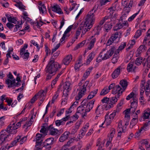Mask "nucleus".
Wrapping results in <instances>:
<instances>
[{
    "mask_svg": "<svg viewBox=\"0 0 150 150\" xmlns=\"http://www.w3.org/2000/svg\"><path fill=\"white\" fill-rule=\"evenodd\" d=\"M60 68V66L59 63L54 62V60L50 59L45 69V71L50 74H53Z\"/></svg>",
    "mask_w": 150,
    "mask_h": 150,
    "instance_id": "1",
    "label": "nucleus"
},
{
    "mask_svg": "<svg viewBox=\"0 0 150 150\" xmlns=\"http://www.w3.org/2000/svg\"><path fill=\"white\" fill-rule=\"evenodd\" d=\"M89 81H86L83 85L80 87L78 95L75 97L76 100H79L84 95L87 89L90 90L91 85L89 84Z\"/></svg>",
    "mask_w": 150,
    "mask_h": 150,
    "instance_id": "2",
    "label": "nucleus"
},
{
    "mask_svg": "<svg viewBox=\"0 0 150 150\" xmlns=\"http://www.w3.org/2000/svg\"><path fill=\"white\" fill-rule=\"evenodd\" d=\"M115 49L114 47H112L106 52H105V49H103L100 53V57H103L104 60L110 58L113 54Z\"/></svg>",
    "mask_w": 150,
    "mask_h": 150,
    "instance_id": "3",
    "label": "nucleus"
},
{
    "mask_svg": "<svg viewBox=\"0 0 150 150\" xmlns=\"http://www.w3.org/2000/svg\"><path fill=\"white\" fill-rule=\"evenodd\" d=\"M95 100L88 102L87 99L83 100L81 103V104L84 107L87 112H89L92 109Z\"/></svg>",
    "mask_w": 150,
    "mask_h": 150,
    "instance_id": "4",
    "label": "nucleus"
},
{
    "mask_svg": "<svg viewBox=\"0 0 150 150\" xmlns=\"http://www.w3.org/2000/svg\"><path fill=\"white\" fill-rule=\"evenodd\" d=\"M96 11V10L95 9V7H93V8L88 12L87 16L85 21H87L88 23L93 25L95 21L94 13Z\"/></svg>",
    "mask_w": 150,
    "mask_h": 150,
    "instance_id": "5",
    "label": "nucleus"
},
{
    "mask_svg": "<svg viewBox=\"0 0 150 150\" xmlns=\"http://www.w3.org/2000/svg\"><path fill=\"white\" fill-rule=\"evenodd\" d=\"M128 22L126 21H122L119 19L118 22L113 28V30L114 31H117L122 28L123 26H128Z\"/></svg>",
    "mask_w": 150,
    "mask_h": 150,
    "instance_id": "6",
    "label": "nucleus"
},
{
    "mask_svg": "<svg viewBox=\"0 0 150 150\" xmlns=\"http://www.w3.org/2000/svg\"><path fill=\"white\" fill-rule=\"evenodd\" d=\"M143 75H146L148 72L150 67V59H144L143 62Z\"/></svg>",
    "mask_w": 150,
    "mask_h": 150,
    "instance_id": "7",
    "label": "nucleus"
},
{
    "mask_svg": "<svg viewBox=\"0 0 150 150\" xmlns=\"http://www.w3.org/2000/svg\"><path fill=\"white\" fill-rule=\"evenodd\" d=\"M104 108H105L106 110L109 108H108V107L106 105H98L95 111V113L96 114V117L100 116L103 113Z\"/></svg>",
    "mask_w": 150,
    "mask_h": 150,
    "instance_id": "8",
    "label": "nucleus"
},
{
    "mask_svg": "<svg viewBox=\"0 0 150 150\" xmlns=\"http://www.w3.org/2000/svg\"><path fill=\"white\" fill-rule=\"evenodd\" d=\"M124 90H122L120 86L119 85H117L115 86L112 90V93L113 94H116L115 95L117 98H119L122 93Z\"/></svg>",
    "mask_w": 150,
    "mask_h": 150,
    "instance_id": "9",
    "label": "nucleus"
},
{
    "mask_svg": "<svg viewBox=\"0 0 150 150\" xmlns=\"http://www.w3.org/2000/svg\"><path fill=\"white\" fill-rule=\"evenodd\" d=\"M131 9V6H128V7H124L122 13V16L120 17V19L122 21H125L126 17L128 15Z\"/></svg>",
    "mask_w": 150,
    "mask_h": 150,
    "instance_id": "10",
    "label": "nucleus"
},
{
    "mask_svg": "<svg viewBox=\"0 0 150 150\" xmlns=\"http://www.w3.org/2000/svg\"><path fill=\"white\" fill-rule=\"evenodd\" d=\"M54 138L53 137L49 138L46 139L44 142V145L43 147L47 149V150H50L51 148V146L54 142Z\"/></svg>",
    "mask_w": 150,
    "mask_h": 150,
    "instance_id": "11",
    "label": "nucleus"
},
{
    "mask_svg": "<svg viewBox=\"0 0 150 150\" xmlns=\"http://www.w3.org/2000/svg\"><path fill=\"white\" fill-rule=\"evenodd\" d=\"M93 25L88 23L87 21H85L84 27H82V29H83L82 31V34L81 36L84 35L86 32L89 31L90 29L92 27Z\"/></svg>",
    "mask_w": 150,
    "mask_h": 150,
    "instance_id": "12",
    "label": "nucleus"
},
{
    "mask_svg": "<svg viewBox=\"0 0 150 150\" xmlns=\"http://www.w3.org/2000/svg\"><path fill=\"white\" fill-rule=\"evenodd\" d=\"M123 69H124L123 66L120 65L115 69L112 74V76L113 79H115L118 77L120 75L121 71H122Z\"/></svg>",
    "mask_w": 150,
    "mask_h": 150,
    "instance_id": "13",
    "label": "nucleus"
},
{
    "mask_svg": "<svg viewBox=\"0 0 150 150\" xmlns=\"http://www.w3.org/2000/svg\"><path fill=\"white\" fill-rule=\"evenodd\" d=\"M7 131L8 133L15 134L17 132V128L15 126V123H13L9 125L6 128Z\"/></svg>",
    "mask_w": 150,
    "mask_h": 150,
    "instance_id": "14",
    "label": "nucleus"
},
{
    "mask_svg": "<svg viewBox=\"0 0 150 150\" xmlns=\"http://www.w3.org/2000/svg\"><path fill=\"white\" fill-rule=\"evenodd\" d=\"M96 41V38L93 36L90 38V40L89 42L87 43L88 46L86 50H91L94 47L95 43Z\"/></svg>",
    "mask_w": 150,
    "mask_h": 150,
    "instance_id": "15",
    "label": "nucleus"
},
{
    "mask_svg": "<svg viewBox=\"0 0 150 150\" xmlns=\"http://www.w3.org/2000/svg\"><path fill=\"white\" fill-rule=\"evenodd\" d=\"M6 83L8 85V88H10L14 86H18L20 85V84L19 82H17L16 83V80L13 79L12 81L9 79H7L5 81Z\"/></svg>",
    "mask_w": 150,
    "mask_h": 150,
    "instance_id": "16",
    "label": "nucleus"
},
{
    "mask_svg": "<svg viewBox=\"0 0 150 150\" xmlns=\"http://www.w3.org/2000/svg\"><path fill=\"white\" fill-rule=\"evenodd\" d=\"M77 110L76 113L80 114L82 117H84L87 116V112L83 105H81L79 106L77 108Z\"/></svg>",
    "mask_w": 150,
    "mask_h": 150,
    "instance_id": "17",
    "label": "nucleus"
},
{
    "mask_svg": "<svg viewBox=\"0 0 150 150\" xmlns=\"http://www.w3.org/2000/svg\"><path fill=\"white\" fill-rule=\"evenodd\" d=\"M117 131H118V137H121L122 133L125 132V129L123 128V126L122 125V122L121 121H120L118 123Z\"/></svg>",
    "mask_w": 150,
    "mask_h": 150,
    "instance_id": "18",
    "label": "nucleus"
},
{
    "mask_svg": "<svg viewBox=\"0 0 150 150\" xmlns=\"http://www.w3.org/2000/svg\"><path fill=\"white\" fill-rule=\"evenodd\" d=\"M47 130L49 131V133L52 135L57 134L59 132V130L57 129L54 128L52 125H50L47 127Z\"/></svg>",
    "mask_w": 150,
    "mask_h": 150,
    "instance_id": "19",
    "label": "nucleus"
},
{
    "mask_svg": "<svg viewBox=\"0 0 150 150\" xmlns=\"http://www.w3.org/2000/svg\"><path fill=\"white\" fill-rule=\"evenodd\" d=\"M70 132L66 131L62 134L59 138V141L61 142H63L67 140L68 138Z\"/></svg>",
    "mask_w": 150,
    "mask_h": 150,
    "instance_id": "20",
    "label": "nucleus"
},
{
    "mask_svg": "<svg viewBox=\"0 0 150 150\" xmlns=\"http://www.w3.org/2000/svg\"><path fill=\"white\" fill-rule=\"evenodd\" d=\"M7 132L6 130L2 131L1 132L0 136V141L3 143L5 140L6 139L8 136L9 135H6V133Z\"/></svg>",
    "mask_w": 150,
    "mask_h": 150,
    "instance_id": "21",
    "label": "nucleus"
},
{
    "mask_svg": "<svg viewBox=\"0 0 150 150\" xmlns=\"http://www.w3.org/2000/svg\"><path fill=\"white\" fill-rule=\"evenodd\" d=\"M116 96H115V97L111 98L110 99V103L107 105H106L108 107V108H110L113 106V105L115 104L116 103L118 100Z\"/></svg>",
    "mask_w": 150,
    "mask_h": 150,
    "instance_id": "22",
    "label": "nucleus"
},
{
    "mask_svg": "<svg viewBox=\"0 0 150 150\" xmlns=\"http://www.w3.org/2000/svg\"><path fill=\"white\" fill-rule=\"evenodd\" d=\"M115 10H113V9L111 7H110L108 9V13L107 15L111 16L112 18H114L115 19L116 17L117 16V14L115 13Z\"/></svg>",
    "mask_w": 150,
    "mask_h": 150,
    "instance_id": "23",
    "label": "nucleus"
},
{
    "mask_svg": "<svg viewBox=\"0 0 150 150\" xmlns=\"http://www.w3.org/2000/svg\"><path fill=\"white\" fill-rule=\"evenodd\" d=\"M72 59V57L71 55H68L63 60L62 63L65 65H68Z\"/></svg>",
    "mask_w": 150,
    "mask_h": 150,
    "instance_id": "24",
    "label": "nucleus"
},
{
    "mask_svg": "<svg viewBox=\"0 0 150 150\" xmlns=\"http://www.w3.org/2000/svg\"><path fill=\"white\" fill-rule=\"evenodd\" d=\"M144 88L146 95L148 96L150 93V80H149L147 81Z\"/></svg>",
    "mask_w": 150,
    "mask_h": 150,
    "instance_id": "25",
    "label": "nucleus"
},
{
    "mask_svg": "<svg viewBox=\"0 0 150 150\" xmlns=\"http://www.w3.org/2000/svg\"><path fill=\"white\" fill-rule=\"evenodd\" d=\"M122 4L124 7H128V6H131V8L133 4V1L130 0L129 3V0H122Z\"/></svg>",
    "mask_w": 150,
    "mask_h": 150,
    "instance_id": "26",
    "label": "nucleus"
},
{
    "mask_svg": "<svg viewBox=\"0 0 150 150\" xmlns=\"http://www.w3.org/2000/svg\"><path fill=\"white\" fill-rule=\"evenodd\" d=\"M52 10L54 12L60 14L63 13L59 6L57 4L52 6Z\"/></svg>",
    "mask_w": 150,
    "mask_h": 150,
    "instance_id": "27",
    "label": "nucleus"
},
{
    "mask_svg": "<svg viewBox=\"0 0 150 150\" xmlns=\"http://www.w3.org/2000/svg\"><path fill=\"white\" fill-rule=\"evenodd\" d=\"M95 53L94 52H91L88 56L86 60L87 64H89L92 61L95 56Z\"/></svg>",
    "mask_w": 150,
    "mask_h": 150,
    "instance_id": "28",
    "label": "nucleus"
},
{
    "mask_svg": "<svg viewBox=\"0 0 150 150\" xmlns=\"http://www.w3.org/2000/svg\"><path fill=\"white\" fill-rule=\"evenodd\" d=\"M111 18H112L111 16L107 15V16L103 18L99 22V24L100 25H102L106 21L107 22H108L110 21V20L111 21Z\"/></svg>",
    "mask_w": 150,
    "mask_h": 150,
    "instance_id": "29",
    "label": "nucleus"
},
{
    "mask_svg": "<svg viewBox=\"0 0 150 150\" xmlns=\"http://www.w3.org/2000/svg\"><path fill=\"white\" fill-rule=\"evenodd\" d=\"M72 86V83L71 82L67 81L64 84V88L65 89L70 91L71 89Z\"/></svg>",
    "mask_w": 150,
    "mask_h": 150,
    "instance_id": "30",
    "label": "nucleus"
},
{
    "mask_svg": "<svg viewBox=\"0 0 150 150\" xmlns=\"http://www.w3.org/2000/svg\"><path fill=\"white\" fill-rule=\"evenodd\" d=\"M134 61L131 60V61L128 64L127 69L128 72H131L134 71V69L133 68V65H134Z\"/></svg>",
    "mask_w": 150,
    "mask_h": 150,
    "instance_id": "31",
    "label": "nucleus"
},
{
    "mask_svg": "<svg viewBox=\"0 0 150 150\" xmlns=\"http://www.w3.org/2000/svg\"><path fill=\"white\" fill-rule=\"evenodd\" d=\"M149 21L145 20L141 23V32H145L146 29V26L149 23Z\"/></svg>",
    "mask_w": 150,
    "mask_h": 150,
    "instance_id": "32",
    "label": "nucleus"
},
{
    "mask_svg": "<svg viewBox=\"0 0 150 150\" xmlns=\"http://www.w3.org/2000/svg\"><path fill=\"white\" fill-rule=\"evenodd\" d=\"M143 117L145 119H148L150 117V109L147 108L144 111Z\"/></svg>",
    "mask_w": 150,
    "mask_h": 150,
    "instance_id": "33",
    "label": "nucleus"
},
{
    "mask_svg": "<svg viewBox=\"0 0 150 150\" xmlns=\"http://www.w3.org/2000/svg\"><path fill=\"white\" fill-rule=\"evenodd\" d=\"M98 91V89H96L91 91L87 97V99H90L93 98L97 93Z\"/></svg>",
    "mask_w": 150,
    "mask_h": 150,
    "instance_id": "34",
    "label": "nucleus"
},
{
    "mask_svg": "<svg viewBox=\"0 0 150 150\" xmlns=\"http://www.w3.org/2000/svg\"><path fill=\"white\" fill-rule=\"evenodd\" d=\"M120 83L123 88L122 90L124 91L127 86L128 84L127 81L125 80H122L120 81Z\"/></svg>",
    "mask_w": 150,
    "mask_h": 150,
    "instance_id": "35",
    "label": "nucleus"
},
{
    "mask_svg": "<svg viewBox=\"0 0 150 150\" xmlns=\"http://www.w3.org/2000/svg\"><path fill=\"white\" fill-rule=\"evenodd\" d=\"M126 42H122L121 44L120 45L118 49L115 51L118 54L120 51H121L126 46Z\"/></svg>",
    "mask_w": 150,
    "mask_h": 150,
    "instance_id": "36",
    "label": "nucleus"
},
{
    "mask_svg": "<svg viewBox=\"0 0 150 150\" xmlns=\"http://www.w3.org/2000/svg\"><path fill=\"white\" fill-rule=\"evenodd\" d=\"M112 120L110 119L108 114H106L105 116V120L104 123H105L107 126L111 124Z\"/></svg>",
    "mask_w": 150,
    "mask_h": 150,
    "instance_id": "37",
    "label": "nucleus"
},
{
    "mask_svg": "<svg viewBox=\"0 0 150 150\" xmlns=\"http://www.w3.org/2000/svg\"><path fill=\"white\" fill-rule=\"evenodd\" d=\"M78 103V101H76L74 102L71 105V107H70V108L69 109V110L67 111H66L67 113H71L72 112V111L71 110V109H73L74 108V107H76V105Z\"/></svg>",
    "mask_w": 150,
    "mask_h": 150,
    "instance_id": "38",
    "label": "nucleus"
},
{
    "mask_svg": "<svg viewBox=\"0 0 150 150\" xmlns=\"http://www.w3.org/2000/svg\"><path fill=\"white\" fill-rule=\"evenodd\" d=\"M101 25L99 24L94 28L93 31L95 34L98 35L99 34L102 28Z\"/></svg>",
    "mask_w": 150,
    "mask_h": 150,
    "instance_id": "39",
    "label": "nucleus"
},
{
    "mask_svg": "<svg viewBox=\"0 0 150 150\" xmlns=\"http://www.w3.org/2000/svg\"><path fill=\"white\" fill-rule=\"evenodd\" d=\"M109 92V89L107 87L104 88L101 91L100 95V96H104L107 94Z\"/></svg>",
    "mask_w": 150,
    "mask_h": 150,
    "instance_id": "40",
    "label": "nucleus"
},
{
    "mask_svg": "<svg viewBox=\"0 0 150 150\" xmlns=\"http://www.w3.org/2000/svg\"><path fill=\"white\" fill-rule=\"evenodd\" d=\"M110 134L108 136V139H109V140H112L114 135L115 133V130L114 128L111 129L110 132Z\"/></svg>",
    "mask_w": 150,
    "mask_h": 150,
    "instance_id": "41",
    "label": "nucleus"
},
{
    "mask_svg": "<svg viewBox=\"0 0 150 150\" xmlns=\"http://www.w3.org/2000/svg\"><path fill=\"white\" fill-rule=\"evenodd\" d=\"M93 69V67H90L86 70V72L84 73L83 75V77L85 78H87L89 75L90 72Z\"/></svg>",
    "mask_w": 150,
    "mask_h": 150,
    "instance_id": "42",
    "label": "nucleus"
},
{
    "mask_svg": "<svg viewBox=\"0 0 150 150\" xmlns=\"http://www.w3.org/2000/svg\"><path fill=\"white\" fill-rule=\"evenodd\" d=\"M122 33V32H116L110 38H111L114 41L118 37L119 34H120V36H121ZM121 37V36H120V38Z\"/></svg>",
    "mask_w": 150,
    "mask_h": 150,
    "instance_id": "43",
    "label": "nucleus"
},
{
    "mask_svg": "<svg viewBox=\"0 0 150 150\" xmlns=\"http://www.w3.org/2000/svg\"><path fill=\"white\" fill-rule=\"evenodd\" d=\"M38 8L40 13L43 14L47 13V10L45 6H38Z\"/></svg>",
    "mask_w": 150,
    "mask_h": 150,
    "instance_id": "44",
    "label": "nucleus"
},
{
    "mask_svg": "<svg viewBox=\"0 0 150 150\" xmlns=\"http://www.w3.org/2000/svg\"><path fill=\"white\" fill-rule=\"evenodd\" d=\"M21 137L20 136H18L15 138L14 140L11 143L12 146H15L17 142H20Z\"/></svg>",
    "mask_w": 150,
    "mask_h": 150,
    "instance_id": "45",
    "label": "nucleus"
},
{
    "mask_svg": "<svg viewBox=\"0 0 150 150\" xmlns=\"http://www.w3.org/2000/svg\"><path fill=\"white\" fill-rule=\"evenodd\" d=\"M117 53V52H115L114 57L112 59V62L113 64H115L117 62L119 57Z\"/></svg>",
    "mask_w": 150,
    "mask_h": 150,
    "instance_id": "46",
    "label": "nucleus"
},
{
    "mask_svg": "<svg viewBox=\"0 0 150 150\" xmlns=\"http://www.w3.org/2000/svg\"><path fill=\"white\" fill-rule=\"evenodd\" d=\"M82 27H79L78 29V30L76 31V34H75V38H74V42L76 39H77L78 38V37L80 35L81 33V31L82 30Z\"/></svg>",
    "mask_w": 150,
    "mask_h": 150,
    "instance_id": "47",
    "label": "nucleus"
},
{
    "mask_svg": "<svg viewBox=\"0 0 150 150\" xmlns=\"http://www.w3.org/2000/svg\"><path fill=\"white\" fill-rule=\"evenodd\" d=\"M137 98H134L133 101L131 102V107L137 108Z\"/></svg>",
    "mask_w": 150,
    "mask_h": 150,
    "instance_id": "48",
    "label": "nucleus"
},
{
    "mask_svg": "<svg viewBox=\"0 0 150 150\" xmlns=\"http://www.w3.org/2000/svg\"><path fill=\"white\" fill-rule=\"evenodd\" d=\"M113 9V10L115 11L118 10L119 8V5L118 3L117 2H115L111 7Z\"/></svg>",
    "mask_w": 150,
    "mask_h": 150,
    "instance_id": "49",
    "label": "nucleus"
},
{
    "mask_svg": "<svg viewBox=\"0 0 150 150\" xmlns=\"http://www.w3.org/2000/svg\"><path fill=\"white\" fill-rule=\"evenodd\" d=\"M56 125L57 126H59L61 125H64L65 122H63L62 120H57L55 121Z\"/></svg>",
    "mask_w": 150,
    "mask_h": 150,
    "instance_id": "50",
    "label": "nucleus"
},
{
    "mask_svg": "<svg viewBox=\"0 0 150 150\" xmlns=\"http://www.w3.org/2000/svg\"><path fill=\"white\" fill-rule=\"evenodd\" d=\"M45 95V92L44 91L41 90L36 95H37V96H38L40 97H44Z\"/></svg>",
    "mask_w": 150,
    "mask_h": 150,
    "instance_id": "51",
    "label": "nucleus"
},
{
    "mask_svg": "<svg viewBox=\"0 0 150 150\" xmlns=\"http://www.w3.org/2000/svg\"><path fill=\"white\" fill-rule=\"evenodd\" d=\"M41 142L36 143L35 150H42V146L41 145Z\"/></svg>",
    "mask_w": 150,
    "mask_h": 150,
    "instance_id": "52",
    "label": "nucleus"
},
{
    "mask_svg": "<svg viewBox=\"0 0 150 150\" xmlns=\"http://www.w3.org/2000/svg\"><path fill=\"white\" fill-rule=\"evenodd\" d=\"M132 98H133V100L134 98H137L136 97V95H135L133 92L131 93L127 97L126 99L127 100H129Z\"/></svg>",
    "mask_w": 150,
    "mask_h": 150,
    "instance_id": "53",
    "label": "nucleus"
},
{
    "mask_svg": "<svg viewBox=\"0 0 150 150\" xmlns=\"http://www.w3.org/2000/svg\"><path fill=\"white\" fill-rule=\"evenodd\" d=\"M141 136V129H139L138 131H137L135 134L134 137L137 140H139Z\"/></svg>",
    "mask_w": 150,
    "mask_h": 150,
    "instance_id": "54",
    "label": "nucleus"
},
{
    "mask_svg": "<svg viewBox=\"0 0 150 150\" xmlns=\"http://www.w3.org/2000/svg\"><path fill=\"white\" fill-rule=\"evenodd\" d=\"M8 20L9 22L13 23L14 24L16 23L17 21L15 18L14 17L12 18L11 17H8Z\"/></svg>",
    "mask_w": 150,
    "mask_h": 150,
    "instance_id": "55",
    "label": "nucleus"
},
{
    "mask_svg": "<svg viewBox=\"0 0 150 150\" xmlns=\"http://www.w3.org/2000/svg\"><path fill=\"white\" fill-rule=\"evenodd\" d=\"M148 141L149 140L148 139L141 140V144H142L143 145H145L146 147H148L149 146L148 145Z\"/></svg>",
    "mask_w": 150,
    "mask_h": 150,
    "instance_id": "56",
    "label": "nucleus"
},
{
    "mask_svg": "<svg viewBox=\"0 0 150 150\" xmlns=\"http://www.w3.org/2000/svg\"><path fill=\"white\" fill-rule=\"evenodd\" d=\"M140 11V10H139V11L137 13L134 14L132 16L129 17L128 19V21H131L133 20L134 18L139 13Z\"/></svg>",
    "mask_w": 150,
    "mask_h": 150,
    "instance_id": "57",
    "label": "nucleus"
},
{
    "mask_svg": "<svg viewBox=\"0 0 150 150\" xmlns=\"http://www.w3.org/2000/svg\"><path fill=\"white\" fill-rule=\"evenodd\" d=\"M42 135L41 134H37L36 136V143L41 142V141H40V139L42 137Z\"/></svg>",
    "mask_w": 150,
    "mask_h": 150,
    "instance_id": "58",
    "label": "nucleus"
},
{
    "mask_svg": "<svg viewBox=\"0 0 150 150\" xmlns=\"http://www.w3.org/2000/svg\"><path fill=\"white\" fill-rule=\"evenodd\" d=\"M60 53V51H57V52L54 53L53 55L52 56V58L50 59L54 60V59L56 58L59 56Z\"/></svg>",
    "mask_w": 150,
    "mask_h": 150,
    "instance_id": "59",
    "label": "nucleus"
},
{
    "mask_svg": "<svg viewBox=\"0 0 150 150\" xmlns=\"http://www.w3.org/2000/svg\"><path fill=\"white\" fill-rule=\"evenodd\" d=\"M149 125H148L146 123H145L143 127L141 128V132L143 131H146L148 129Z\"/></svg>",
    "mask_w": 150,
    "mask_h": 150,
    "instance_id": "60",
    "label": "nucleus"
},
{
    "mask_svg": "<svg viewBox=\"0 0 150 150\" xmlns=\"http://www.w3.org/2000/svg\"><path fill=\"white\" fill-rule=\"evenodd\" d=\"M86 42V40H83L82 42L78 44L76 46V47L77 49L81 47L84 45L85 44Z\"/></svg>",
    "mask_w": 150,
    "mask_h": 150,
    "instance_id": "61",
    "label": "nucleus"
},
{
    "mask_svg": "<svg viewBox=\"0 0 150 150\" xmlns=\"http://www.w3.org/2000/svg\"><path fill=\"white\" fill-rule=\"evenodd\" d=\"M109 98L105 97L101 100V102L103 103H107V104H108V103L109 102Z\"/></svg>",
    "mask_w": 150,
    "mask_h": 150,
    "instance_id": "62",
    "label": "nucleus"
},
{
    "mask_svg": "<svg viewBox=\"0 0 150 150\" xmlns=\"http://www.w3.org/2000/svg\"><path fill=\"white\" fill-rule=\"evenodd\" d=\"M83 65V64H81L80 63H76L74 67L75 69L76 70H79V68Z\"/></svg>",
    "mask_w": 150,
    "mask_h": 150,
    "instance_id": "63",
    "label": "nucleus"
},
{
    "mask_svg": "<svg viewBox=\"0 0 150 150\" xmlns=\"http://www.w3.org/2000/svg\"><path fill=\"white\" fill-rule=\"evenodd\" d=\"M45 51L46 53V56H48L49 54H50L51 52V50L50 49L47 47V45H45Z\"/></svg>",
    "mask_w": 150,
    "mask_h": 150,
    "instance_id": "64",
    "label": "nucleus"
}]
</instances>
